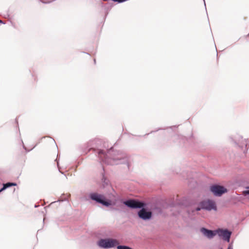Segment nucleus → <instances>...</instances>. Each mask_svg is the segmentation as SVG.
Listing matches in <instances>:
<instances>
[{
  "label": "nucleus",
  "mask_w": 249,
  "mask_h": 249,
  "mask_svg": "<svg viewBox=\"0 0 249 249\" xmlns=\"http://www.w3.org/2000/svg\"><path fill=\"white\" fill-rule=\"evenodd\" d=\"M216 233H217L219 236L222 237L224 240L228 242L230 241L231 232L228 230L219 229L216 231Z\"/></svg>",
  "instance_id": "6"
},
{
  "label": "nucleus",
  "mask_w": 249,
  "mask_h": 249,
  "mask_svg": "<svg viewBox=\"0 0 249 249\" xmlns=\"http://www.w3.org/2000/svg\"><path fill=\"white\" fill-rule=\"evenodd\" d=\"M228 249H233V247H232V246L231 244H230L229 245V247L228 248Z\"/></svg>",
  "instance_id": "11"
},
{
  "label": "nucleus",
  "mask_w": 249,
  "mask_h": 249,
  "mask_svg": "<svg viewBox=\"0 0 249 249\" xmlns=\"http://www.w3.org/2000/svg\"><path fill=\"white\" fill-rule=\"evenodd\" d=\"M124 204L131 208H141L145 206V204L135 200H129L124 202Z\"/></svg>",
  "instance_id": "4"
},
{
  "label": "nucleus",
  "mask_w": 249,
  "mask_h": 249,
  "mask_svg": "<svg viewBox=\"0 0 249 249\" xmlns=\"http://www.w3.org/2000/svg\"><path fill=\"white\" fill-rule=\"evenodd\" d=\"M201 209H205L207 211L216 210V205L214 201L207 199L201 201L199 204V206L196 208V211H198Z\"/></svg>",
  "instance_id": "1"
},
{
  "label": "nucleus",
  "mask_w": 249,
  "mask_h": 249,
  "mask_svg": "<svg viewBox=\"0 0 249 249\" xmlns=\"http://www.w3.org/2000/svg\"><path fill=\"white\" fill-rule=\"evenodd\" d=\"M16 183H7L6 184H4L3 185V187L2 188H1L0 190V193L1 192H2V191H3L4 190H5L6 188H8V187H9L10 186H16Z\"/></svg>",
  "instance_id": "9"
},
{
  "label": "nucleus",
  "mask_w": 249,
  "mask_h": 249,
  "mask_svg": "<svg viewBox=\"0 0 249 249\" xmlns=\"http://www.w3.org/2000/svg\"><path fill=\"white\" fill-rule=\"evenodd\" d=\"M244 193L245 194H249V190L245 191Z\"/></svg>",
  "instance_id": "12"
},
{
  "label": "nucleus",
  "mask_w": 249,
  "mask_h": 249,
  "mask_svg": "<svg viewBox=\"0 0 249 249\" xmlns=\"http://www.w3.org/2000/svg\"><path fill=\"white\" fill-rule=\"evenodd\" d=\"M119 244V243L116 239L111 238L101 239L98 243L99 246L103 248H112Z\"/></svg>",
  "instance_id": "2"
},
{
  "label": "nucleus",
  "mask_w": 249,
  "mask_h": 249,
  "mask_svg": "<svg viewBox=\"0 0 249 249\" xmlns=\"http://www.w3.org/2000/svg\"><path fill=\"white\" fill-rule=\"evenodd\" d=\"M2 21L1 20H0V23H2Z\"/></svg>",
  "instance_id": "14"
},
{
  "label": "nucleus",
  "mask_w": 249,
  "mask_h": 249,
  "mask_svg": "<svg viewBox=\"0 0 249 249\" xmlns=\"http://www.w3.org/2000/svg\"><path fill=\"white\" fill-rule=\"evenodd\" d=\"M200 231L204 235L210 239L213 238L216 234V231H213L204 228H201Z\"/></svg>",
  "instance_id": "8"
},
{
  "label": "nucleus",
  "mask_w": 249,
  "mask_h": 249,
  "mask_svg": "<svg viewBox=\"0 0 249 249\" xmlns=\"http://www.w3.org/2000/svg\"><path fill=\"white\" fill-rule=\"evenodd\" d=\"M138 215L142 219H149L151 217L152 213L150 212H147L145 209L142 208L139 212Z\"/></svg>",
  "instance_id": "7"
},
{
  "label": "nucleus",
  "mask_w": 249,
  "mask_h": 249,
  "mask_svg": "<svg viewBox=\"0 0 249 249\" xmlns=\"http://www.w3.org/2000/svg\"><path fill=\"white\" fill-rule=\"evenodd\" d=\"M103 151H101L99 152V154L100 155L101 153H103Z\"/></svg>",
  "instance_id": "13"
},
{
  "label": "nucleus",
  "mask_w": 249,
  "mask_h": 249,
  "mask_svg": "<svg viewBox=\"0 0 249 249\" xmlns=\"http://www.w3.org/2000/svg\"><path fill=\"white\" fill-rule=\"evenodd\" d=\"M211 191L216 196H221L222 194L226 193L227 190L222 186L214 185L210 188Z\"/></svg>",
  "instance_id": "3"
},
{
  "label": "nucleus",
  "mask_w": 249,
  "mask_h": 249,
  "mask_svg": "<svg viewBox=\"0 0 249 249\" xmlns=\"http://www.w3.org/2000/svg\"><path fill=\"white\" fill-rule=\"evenodd\" d=\"M247 33H248V34H247V36L244 35V36H241V37L240 38V40H243V39H244V38H245L246 37H249V31L248 32H247Z\"/></svg>",
  "instance_id": "10"
},
{
  "label": "nucleus",
  "mask_w": 249,
  "mask_h": 249,
  "mask_svg": "<svg viewBox=\"0 0 249 249\" xmlns=\"http://www.w3.org/2000/svg\"><path fill=\"white\" fill-rule=\"evenodd\" d=\"M90 198L92 200H95L97 202L100 203L106 206H108L110 204L109 202L106 201L104 200L105 197L103 196L96 193L91 194Z\"/></svg>",
  "instance_id": "5"
}]
</instances>
